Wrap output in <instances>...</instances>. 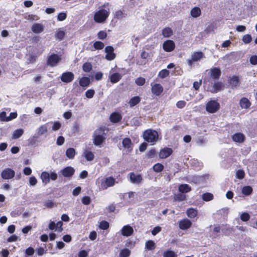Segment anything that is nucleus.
Returning <instances> with one entry per match:
<instances>
[{"label":"nucleus","mask_w":257,"mask_h":257,"mask_svg":"<svg viewBox=\"0 0 257 257\" xmlns=\"http://www.w3.org/2000/svg\"><path fill=\"white\" fill-rule=\"evenodd\" d=\"M105 129L103 127L97 128L93 133V141L95 146H99L104 141Z\"/></svg>","instance_id":"f257e3e1"},{"label":"nucleus","mask_w":257,"mask_h":257,"mask_svg":"<svg viewBox=\"0 0 257 257\" xmlns=\"http://www.w3.org/2000/svg\"><path fill=\"white\" fill-rule=\"evenodd\" d=\"M109 14V9H101L94 14V20L96 23H102L107 19Z\"/></svg>","instance_id":"f03ea898"},{"label":"nucleus","mask_w":257,"mask_h":257,"mask_svg":"<svg viewBox=\"0 0 257 257\" xmlns=\"http://www.w3.org/2000/svg\"><path fill=\"white\" fill-rule=\"evenodd\" d=\"M158 134L156 131L152 130H148L145 131L143 134L144 140L150 143L152 145H154L158 139Z\"/></svg>","instance_id":"7ed1b4c3"},{"label":"nucleus","mask_w":257,"mask_h":257,"mask_svg":"<svg viewBox=\"0 0 257 257\" xmlns=\"http://www.w3.org/2000/svg\"><path fill=\"white\" fill-rule=\"evenodd\" d=\"M219 103L215 100H210L206 104V111L211 113L216 112L219 110Z\"/></svg>","instance_id":"20e7f679"},{"label":"nucleus","mask_w":257,"mask_h":257,"mask_svg":"<svg viewBox=\"0 0 257 257\" xmlns=\"http://www.w3.org/2000/svg\"><path fill=\"white\" fill-rule=\"evenodd\" d=\"M61 60V57L57 54H52L48 56L47 64L51 67H55L58 65Z\"/></svg>","instance_id":"39448f33"},{"label":"nucleus","mask_w":257,"mask_h":257,"mask_svg":"<svg viewBox=\"0 0 257 257\" xmlns=\"http://www.w3.org/2000/svg\"><path fill=\"white\" fill-rule=\"evenodd\" d=\"M115 182L116 181L114 178L108 177L101 181L100 188L102 190L106 189L108 187L113 186Z\"/></svg>","instance_id":"423d86ee"},{"label":"nucleus","mask_w":257,"mask_h":257,"mask_svg":"<svg viewBox=\"0 0 257 257\" xmlns=\"http://www.w3.org/2000/svg\"><path fill=\"white\" fill-rule=\"evenodd\" d=\"M203 57L204 55L201 52H194L192 54L191 59L188 60V64L192 67L193 62L199 61Z\"/></svg>","instance_id":"0eeeda50"},{"label":"nucleus","mask_w":257,"mask_h":257,"mask_svg":"<svg viewBox=\"0 0 257 257\" xmlns=\"http://www.w3.org/2000/svg\"><path fill=\"white\" fill-rule=\"evenodd\" d=\"M15 171L11 168H6L1 173L2 178L5 180L12 179L15 176Z\"/></svg>","instance_id":"6e6552de"},{"label":"nucleus","mask_w":257,"mask_h":257,"mask_svg":"<svg viewBox=\"0 0 257 257\" xmlns=\"http://www.w3.org/2000/svg\"><path fill=\"white\" fill-rule=\"evenodd\" d=\"M74 75L71 72H66L62 73L61 80L63 82L69 83L73 80Z\"/></svg>","instance_id":"1a4fd4ad"},{"label":"nucleus","mask_w":257,"mask_h":257,"mask_svg":"<svg viewBox=\"0 0 257 257\" xmlns=\"http://www.w3.org/2000/svg\"><path fill=\"white\" fill-rule=\"evenodd\" d=\"M151 85L152 86L151 91L152 93L156 96L160 95L163 91V88L160 84L151 83Z\"/></svg>","instance_id":"9d476101"},{"label":"nucleus","mask_w":257,"mask_h":257,"mask_svg":"<svg viewBox=\"0 0 257 257\" xmlns=\"http://www.w3.org/2000/svg\"><path fill=\"white\" fill-rule=\"evenodd\" d=\"M174 42L170 40L165 41L163 44V49L166 52H171L175 49Z\"/></svg>","instance_id":"9b49d317"},{"label":"nucleus","mask_w":257,"mask_h":257,"mask_svg":"<svg viewBox=\"0 0 257 257\" xmlns=\"http://www.w3.org/2000/svg\"><path fill=\"white\" fill-rule=\"evenodd\" d=\"M114 49L112 46H107L105 48L106 53L105 58L109 61L113 60L115 58V54L113 53Z\"/></svg>","instance_id":"f8f14e48"},{"label":"nucleus","mask_w":257,"mask_h":257,"mask_svg":"<svg viewBox=\"0 0 257 257\" xmlns=\"http://www.w3.org/2000/svg\"><path fill=\"white\" fill-rule=\"evenodd\" d=\"M192 222L188 219H183L179 221V226L181 229L186 230L191 226Z\"/></svg>","instance_id":"ddd939ff"},{"label":"nucleus","mask_w":257,"mask_h":257,"mask_svg":"<svg viewBox=\"0 0 257 257\" xmlns=\"http://www.w3.org/2000/svg\"><path fill=\"white\" fill-rule=\"evenodd\" d=\"M173 152L172 149L164 148L160 150L159 157L161 159H166L170 156Z\"/></svg>","instance_id":"4468645a"},{"label":"nucleus","mask_w":257,"mask_h":257,"mask_svg":"<svg viewBox=\"0 0 257 257\" xmlns=\"http://www.w3.org/2000/svg\"><path fill=\"white\" fill-rule=\"evenodd\" d=\"M121 234L124 236H130L134 232V229L132 226L129 225H124L121 230Z\"/></svg>","instance_id":"2eb2a0df"},{"label":"nucleus","mask_w":257,"mask_h":257,"mask_svg":"<svg viewBox=\"0 0 257 257\" xmlns=\"http://www.w3.org/2000/svg\"><path fill=\"white\" fill-rule=\"evenodd\" d=\"M44 26L39 23H35L32 26L31 30L35 34H40L44 31Z\"/></svg>","instance_id":"dca6fc26"},{"label":"nucleus","mask_w":257,"mask_h":257,"mask_svg":"<svg viewBox=\"0 0 257 257\" xmlns=\"http://www.w3.org/2000/svg\"><path fill=\"white\" fill-rule=\"evenodd\" d=\"M50 122L46 123L39 126L37 130V133L38 136H42L47 133Z\"/></svg>","instance_id":"f3484780"},{"label":"nucleus","mask_w":257,"mask_h":257,"mask_svg":"<svg viewBox=\"0 0 257 257\" xmlns=\"http://www.w3.org/2000/svg\"><path fill=\"white\" fill-rule=\"evenodd\" d=\"M232 139L236 143H242L245 140V136L242 133H237L232 135Z\"/></svg>","instance_id":"a211bd4d"},{"label":"nucleus","mask_w":257,"mask_h":257,"mask_svg":"<svg viewBox=\"0 0 257 257\" xmlns=\"http://www.w3.org/2000/svg\"><path fill=\"white\" fill-rule=\"evenodd\" d=\"M74 172L75 170L71 167H67L61 171L62 175L66 177L72 176L74 174Z\"/></svg>","instance_id":"6ab92c4d"},{"label":"nucleus","mask_w":257,"mask_h":257,"mask_svg":"<svg viewBox=\"0 0 257 257\" xmlns=\"http://www.w3.org/2000/svg\"><path fill=\"white\" fill-rule=\"evenodd\" d=\"M130 180L133 184H138L142 180V177L141 175H137L134 173L130 174Z\"/></svg>","instance_id":"aec40b11"},{"label":"nucleus","mask_w":257,"mask_h":257,"mask_svg":"<svg viewBox=\"0 0 257 257\" xmlns=\"http://www.w3.org/2000/svg\"><path fill=\"white\" fill-rule=\"evenodd\" d=\"M122 119L121 115L118 112H113L110 116V120L113 123H117Z\"/></svg>","instance_id":"412c9836"},{"label":"nucleus","mask_w":257,"mask_h":257,"mask_svg":"<svg viewBox=\"0 0 257 257\" xmlns=\"http://www.w3.org/2000/svg\"><path fill=\"white\" fill-rule=\"evenodd\" d=\"M110 82L112 83L118 82L121 78V75L118 73H113L109 76Z\"/></svg>","instance_id":"4be33fe9"},{"label":"nucleus","mask_w":257,"mask_h":257,"mask_svg":"<svg viewBox=\"0 0 257 257\" xmlns=\"http://www.w3.org/2000/svg\"><path fill=\"white\" fill-rule=\"evenodd\" d=\"M229 83L232 87L236 88L239 85V79L236 76H233L230 79Z\"/></svg>","instance_id":"5701e85b"},{"label":"nucleus","mask_w":257,"mask_h":257,"mask_svg":"<svg viewBox=\"0 0 257 257\" xmlns=\"http://www.w3.org/2000/svg\"><path fill=\"white\" fill-rule=\"evenodd\" d=\"M41 178L43 183L47 184L50 182V174L46 171L43 172L41 175Z\"/></svg>","instance_id":"b1692460"},{"label":"nucleus","mask_w":257,"mask_h":257,"mask_svg":"<svg viewBox=\"0 0 257 257\" xmlns=\"http://www.w3.org/2000/svg\"><path fill=\"white\" fill-rule=\"evenodd\" d=\"M191 190V188L188 184H181L179 186V191L182 193H188Z\"/></svg>","instance_id":"393cba45"},{"label":"nucleus","mask_w":257,"mask_h":257,"mask_svg":"<svg viewBox=\"0 0 257 257\" xmlns=\"http://www.w3.org/2000/svg\"><path fill=\"white\" fill-rule=\"evenodd\" d=\"M240 105L242 108L246 109L250 106V103L246 98L243 97L240 100Z\"/></svg>","instance_id":"a878e982"},{"label":"nucleus","mask_w":257,"mask_h":257,"mask_svg":"<svg viewBox=\"0 0 257 257\" xmlns=\"http://www.w3.org/2000/svg\"><path fill=\"white\" fill-rule=\"evenodd\" d=\"M211 76L213 79H217L219 77L221 72L219 69L217 68H214L210 70Z\"/></svg>","instance_id":"bb28decb"},{"label":"nucleus","mask_w":257,"mask_h":257,"mask_svg":"<svg viewBox=\"0 0 257 257\" xmlns=\"http://www.w3.org/2000/svg\"><path fill=\"white\" fill-rule=\"evenodd\" d=\"M122 145L124 148L127 149L128 150H130V151H131L132 149V141H131V139L129 138H125L123 140Z\"/></svg>","instance_id":"cd10ccee"},{"label":"nucleus","mask_w":257,"mask_h":257,"mask_svg":"<svg viewBox=\"0 0 257 257\" xmlns=\"http://www.w3.org/2000/svg\"><path fill=\"white\" fill-rule=\"evenodd\" d=\"M201 10L198 7L193 8L190 12L191 15L193 18H197L201 15Z\"/></svg>","instance_id":"c85d7f7f"},{"label":"nucleus","mask_w":257,"mask_h":257,"mask_svg":"<svg viewBox=\"0 0 257 257\" xmlns=\"http://www.w3.org/2000/svg\"><path fill=\"white\" fill-rule=\"evenodd\" d=\"M186 214L188 217L193 218L197 215V210L194 208H190L187 210Z\"/></svg>","instance_id":"c756f323"},{"label":"nucleus","mask_w":257,"mask_h":257,"mask_svg":"<svg viewBox=\"0 0 257 257\" xmlns=\"http://www.w3.org/2000/svg\"><path fill=\"white\" fill-rule=\"evenodd\" d=\"M24 131L23 129L19 128L15 130L13 134L12 138L13 139H17L21 137L24 134Z\"/></svg>","instance_id":"7c9ffc66"},{"label":"nucleus","mask_w":257,"mask_h":257,"mask_svg":"<svg viewBox=\"0 0 257 257\" xmlns=\"http://www.w3.org/2000/svg\"><path fill=\"white\" fill-rule=\"evenodd\" d=\"M75 154V150L74 148H68L66 152V156L70 159H73Z\"/></svg>","instance_id":"2f4dec72"},{"label":"nucleus","mask_w":257,"mask_h":257,"mask_svg":"<svg viewBox=\"0 0 257 257\" xmlns=\"http://www.w3.org/2000/svg\"><path fill=\"white\" fill-rule=\"evenodd\" d=\"M141 101V98L139 96H134L132 97L128 103L131 107H133L138 104Z\"/></svg>","instance_id":"473e14b6"},{"label":"nucleus","mask_w":257,"mask_h":257,"mask_svg":"<svg viewBox=\"0 0 257 257\" xmlns=\"http://www.w3.org/2000/svg\"><path fill=\"white\" fill-rule=\"evenodd\" d=\"M145 247L149 250H152L156 247V244L154 241L149 240L146 241L145 243Z\"/></svg>","instance_id":"72a5a7b5"},{"label":"nucleus","mask_w":257,"mask_h":257,"mask_svg":"<svg viewBox=\"0 0 257 257\" xmlns=\"http://www.w3.org/2000/svg\"><path fill=\"white\" fill-rule=\"evenodd\" d=\"M162 35L164 37L169 38L173 35V31L170 28H165L162 30Z\"/></svg>","instance_id":"f704fd0d"},{"label":"nucleus","mask_w":257,"mask_h":257,"mask_svg":"<svg viewBox=\"0 0 257 257\" xmlns=\"http://www.w3.org/2000/svg\"><path fill=\"white\" fill-rule=\"evenodd\" d=\"M90 83V79L87 77H84L80 79L79 84L82 87H86Z\"/></svg>","instance_id":"c9c22d12"},{"label":"nucleus","mask_w":257,"mask_h":257,"mask_svg":"<svg viewBox=\"0 0 257 257\" xmlns=\"http://www.w3.org/2000/svg\"><path fill=\"white\" fill-rule=\"evenodd\" d=\"M131 255V250L128 248H123L120 250L119 257H129Z\"/></svg>","instance_id":"e433bc0d"},{"label":"nucleus","mask_w":257,"mask_h":257,"mask_svg":"<svg viewBox=\"0 0 257 257\" xmlns=\"http://www.w3.org/2000/svg\"><path fill=\"white\" fill-rule=\"evenodd\" d=\"M83 155L88 161L93 160L94 158L93 153L90 151H85L83 153Z\"/></svg>","instance_id":"4c0bfd02"},{"label":"nucleus","mask_w":257,"mask_h":257,"mask_svg":"<svg viewBox=\"0 0 257 257\" xmlns=\"http://www.w3.org/2000/svg\"><path fill=\"white\" fill-rule=\"evenodd\" d=\"M242 193L245 195H249L252 192V188L249 186H244L242 188Z\"/></svg>","instance_id":"58836bf2"},{"label":"nucleus","mask_w":257,"mask_h":257,"mask_svg":"<svg viewBox=\"0 0 257 257\" xmlns=\"http://www.w3.org/2000/svg\"><path fill=\"white\" fill-rule=\"evenodd\" d=\"M153 169L155 172L160 173L163 171L164 166L162 164L157 163L154 165Z\"/></svg>","instance_id":"ea45409f"},{"label":"nucleus","mask_w":257,"mask_h":257,"mask_svg":"<svg viewBox=\"0 0 257 257\" xmlns=\"http://www.w3.org/2000/svg\"><path fill=\"white\" fill-rule=\"evenodd\" d=\"M202 198L205 201H209L213 199V195L210 193H205L202 194Z\"/></svg>","instance_id":"a19ab883"},{"label":"nucleus","mask_w":257,"mask_h":257,"mask_svg":"<svg viewBox=\"0 0 257 257\" xmlns=\"http://www.w3.org/2000/svg\"><path fill=\"white\" fill-rule=\"evenodd\" d=\"M65 36V32L62 29H59L55 34L56 37L59 40H62Z\"/></svg>","instance_id":"79ce46f5"},{"label":"nucleus","mask_w":257,"mask_h":257,"mask_svg":"<svg viewBox=\"0 0 257 257\" xmlns=\"http://www.w3.org/2000/svg\"><path fill=\"white\" fill-rule=\"evenodd\" d=\"M176 253L172 250H167L163 253V257H177Z\"/></svg>","instance_id":"37998d69"},{"label":"nucleus","mask_w":257,"mask_h":257,"mask_svg":"<svg viewBox=\"0 0 257 257\" xmlns=\"http://www.w3.org/2000/svg\"><path fill=\"white\" fill-rule=\"evenodd\" d=\"M93 46L96 50H101L104 48V45L100 41H96L94 43Z\"/></svg>","instance_id":"c03bdc74"},{"label":"nucleus","mask_w":257,"mask_h":257,"mask_svg":"<svg viewBox=\"0 0 257 257\" xmlns=\"http://www.w3.org/2000/svg\"><path fill=\"white\" fill-rule=\"evenodd\" d=\"M222 87L223 85L221 82L215 83L213 85V88L214 89L213 92H217L219 91H220L222 90Z\"/></svg>","instance_id":"a18cd8bd"},{"label":"nucleus","mask_w":257,"mask_h":257,"mask_svg":"<svg viewBox=\"0 0 257 257\" xmlns=\"http://www.w3.org/2000/svg\"><path fill=\"white\" fill-rule=\"evenodd\" d=\"M82 68L84 71L89 72L92 69V65L90 63H85L83 65Z\"/></svg>","instance_id":"49530a36"},{"label":"nucleus","mask_w":257,"mask_h":257,"mask_svg":"<svg viewBox=\"0 0 257 257\" xmlns=\"http://www.w3.org/2000/svg\"><path fill=\"white\" fill-rule=\"evenodd\" d=\"M146 82V79L142 77H140L137 78L135 81V83L137 85L139 86H143L145 84Z\"/></svg>","instance_id":"de8ad7c7"},{"label":"nucleus","mask_w":257,"mask_h":257,"mask_svg":"<svg viewBox=\"0 0 257 257\" xmlns=\"http://www.w3.org/2000/svg\"><path fill=\"white\" fill-rule=\"evenodd\" d=\"M242 40L245 44H248L251 41L252 38L250 35L246 34L243 36Z\"/></svg>","instance_id":"09e8293b"},{"label":"nucleus","mask_w":257,"mask_h":257,"mask_svg":"<svg viewBox=\"0 0 257 257\" xmlns=\"http://www.w3.org/2000/svg\"><path fill=\"white\" fill-rule=\"evenodd\" d=\"M169 74V72L167 69H163L161 70L159 73V76L161 78H164L168 76Z\"/></svg>","instance_id":"8fccbe9b"},{"label":"nucleus","mask_w":257,"mask_h":257,"mask_svg":"<svg viewBox=\"0 0 257 257\" xmlns=\"http://www.w3.org/2000/svg\"><path fill=\"white\" fill-rule=\"evenodd\" d=\"M50 123H53L52 130L54 131L59 130L61 126V124L59 121L51 122Z\"/></svg>","instance_id":"3c124183"},{"label":"nucleus","mask_w":257,"mask_h":257,"mask_svg":"<svg viewBox=\"0 0 257 257\" xmlns=\"http://www.w3.org/2000/svg\"><path fill=\"white\" fill-rule=\"evenodd\" d=\"M109 227V223L106 221H102L99 224V228L101 229L105 230Z\"/></svg>","instance_id":"603ef678"},{"label":"nucleus","mask_w":257,"mask_h":257,"mask_svg":"<svg viewBox=\"0 0 257 257\" xmlns=\"http://www.w3.org/2000/svg\"><path fill=\"white\" fill-rule=\"evenodd\" d=\"M95 93V91L93 89H89L87 90L85 92V96L88 98H92Z\"/></svg>","instance_id":"864d4df0"},{"label":"nucleus","mask_w":257,"mask_h":257,"mask_svg":"<svg viewBox=\"0 0 257 257\" xmlns=\"http://www.w3.org/2000/svg\"><path fill=\"white\" fill-rule=\"evenodd\" d=\"M244 172L242 170H238L236 173V177L239 179H242L244 178Z\"/></svg>","instance_id":"5fc2aeb1"},{"label":"nucleus","mask_w":257,"mask_h":257,"mask_svg":"<svg viewBox=\"0 0 257 257\" xmlns=\"http://www.w3.org/2000/svg\"><path fill=\"white\" fill-rule=\"evenodd\" d=\"M97 36L99 39L103 40L107 37V33L104 31H101L98 33Z\"/></svg>","instance_id":"6e6d98bb"},{"label":"nucleus","mask_w":257,"mask_h":257,"mask_svg":"<svg viewBox=\"0 0 257 257\" xmlns=\"http://www.w3.org/2000/svg\"><path fill=\"white\" fill-rule=\"evenodd\" d=\"M18 116V114L16 112H11L9 116L7 117L6 122L10 121L14 118H16Z\"/></svg>","instance_id":"4d7b16f0"},{"label":"nucleus","mask_w":257,"mask_h":257,"mask_svg":"<svg viewBox=\"0 0 257 257\" xmlns=\"http://www.w3.org/2000/svg\"><path fill=\"white\" fill-rule=\"evenodd\" d=\"M124 14L122 11L118 10L115 12V17L117 18V19H121L122 18H123Z\"/></svg>","instance_id":"13d9d810"},{"label":"nucleus","mask_w":257,"mask_h":257,"mask_svg":"<svg viewBox=\"0 0 257 257\" xmlns=\"http://www.w3.org/2000/svg\"><path fill=\"white\" fill-rule=\"evenodd\" d=\"M67 15L65 13H60L58 14L57 19L59 21H63L66 18Z\"/></svg>","instance_id":"bf43d9fd"},{"label":"nucleus","mask_w":257,"mask_h":257,"mask_svg":"<svg viewBox=\"0 0 257 257\" xmlns=\"http://www.w3.org/2000/svg\"><path fill=\"white\" fill-rule=\"evenodd\" d=\"M250 218L249 215L247 213H242L240 216V219L243 221H246Z\"/></svg>","instance_id":"052dcab7"},{"label":"nucleus","mask_w":257,"mask_h":257,"mask_svg":"<svg viewBox=\"0 0 257 257\" xmlns=\"http://www.w3.org/2000/svg\"><path fill=\"white\" fill-rule=\"evenodd\" d=\"M37 183V180L34 176H32L29 178V184L30 186H35Z\"/></svg>","instance_id":"680f3d73"},{"label":"nucleus","mask_w":257,"mask_h":257,"mask_svg":"<svg viewBox=\"0 0 257 257\" xmlns=\"http://www.w3.org/2000/svg\"><path fill=\"white\" fill-rule=\"evenodd\" d=\"M91 199L89 196H84L82 198V202L84 205H88L90 203Z\"/></svg>","instance_id":"e2e57ef3"},{"label":"nucleus","mask_w":257,"mask_h":257,"mask_svg":"<svg viewBox=\"0 0 257 257\" xmlns=\"http://www.w3.org/2000/svg\"><path fill=\"white\" fill-rule=\"evenodd\" d=\"M62 225L63 222L61 221H58L57 223H56V231L61 232L62 231Z\"/></svg>","instance_id":"0e129e2a"},{"label":"nucleus","mask_w":257,"mask_h":257,"mask_svg":"<svg viewBox=\"0 0 257 257\" xmlns=\"http://www.w3.org/2000/svg\"><path fill=\"white\" fill-rule=\"evenodd\" d=\"M34 249L32 247H29L25 250V253L29 256L32 255L34 253Z\"/></svg>","instance_id":"69168bd1"},{"label":"nucleus","mask_w":257,"mask_h":257,"mask_svg":"<svg viewBox=\"0 0 257 257\" xmlns=\"http://www.w3.org/2000/svg\"><path fill=\"white\" fill-rule=\"evenodd\" d=\"M64 138L62 136H59L57 139L56 144L58 146H61L64 144Z\"/></svg>","instance_id":"338daca9"},{"label":"nucleus","mask_w":257,"mask_h":257,"mask_svg":"<svg viewBox=\"0 0 257 257\" xmlns=\"http://www.w3.org/2000/svg\"><path fill=\"white\" fill-rule=\"evenodd\" d=\"M249 61L250 63L252 65L257 64V56L253 55L249 59Z\"/></svg>","instance_id":"774afa93"}]
</instances>
